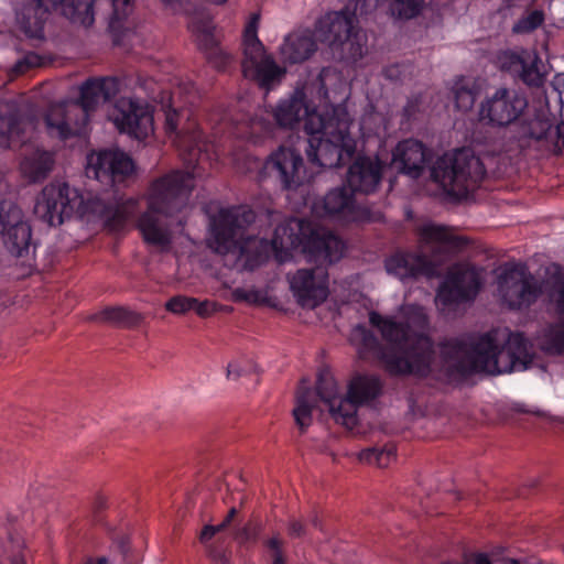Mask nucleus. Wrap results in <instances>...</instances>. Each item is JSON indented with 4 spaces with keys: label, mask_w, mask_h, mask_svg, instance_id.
<instances>
[{
    "label": "nucleus",
    "mask_w": 564,
    "mask_h": 564,
    "mask_svg": "<svg viewBox=\"0 0 564 564\" xmlns=\"http://www.w3.org/2000/svg\"><path fill=\"white\" fill-rule=\"evenodd\" d=\"M159 215V213L148 208V210L140 216L138 228L148 245L167 249L172 241L167 228L169 225L163 223Z\"/></svg>",
    "instance_id": "nucleus-28"
},
{
    "label": "nucleus",
    "mask_w": 564,
    "mask_h": 564,
    "mask_svg": "<svg viewBox=\"0 0 564 564\" xmlns=\"http://www.w3.org/2000/svg\"><path fill=\"white\" fill-rule=\"evenodd\" d=\"M23 540L11 527L0 530V564H25Z\"/></svg>",
    "instance_id": "nucleus-36"
},
{
    "label": "nucleus",
    "mask_w": 564,
    "mask_h": 564,
    "mask_svg": "<svg viewBox=\"0 0 564 564\" xmlns=\"http://www.w3.org/2000/svg\"><path fill=\"white\" fill-rule=\"evenodd\" d=\"M29 224L22 208L15 202L11 199L0 202V234Z\"/></svg>",
    "instance_id": "nucleus-41"
},
{
    "label": "nucleus",
    "mask_w": 564,
    "mask_h": 564,
    "mask_svg": "<svg viewBox=\"0 0 564 564\" xmlns=\"http://www.w3.org/2000/svg\"><path fill=\"white\" fill-rule=\"evenodd\" d=\"M467 245L466 238L455 236L444 226L425 224L417 228V249L400 251L386 260L388 273L399 279H438L442 282H484L486 268L477 267L468 261L444 264L453 252Z\"/></svg>",
    "instance_id": "nucleus-3"
},
{
    "label": "nucleus",
    "mask_w": 564,
    "mask_h": 564,
    "mask_svg": "<svg viewBox=\"0 0 564 564\" xmlns=\"http://www.w3.org/2000/svg\"><path fill=\"white\" fill-rule=\"evenodd\" d=\"M383 169L378 156L357 155L347 170L345 184L355 195L373 194L380 187Z\"/></svg>",
    "instance_id": "nucleus-17"
},
{
    "label": "nucleus",
    "mask_w": 564,
    "mask_h": 564,
    "mask_svg": "<svg viewBox=\"0 0 564 564\" xmlns=\"http://www.w3.org/2000/svg\"><path fill=\"white\" fill-rule=\"evenodd\" d=\"M497 62L500 70L529 87L539 88L544 84V76L538 67L540 57L535 53L524 48L506 50L498 54Z\"/></svg>",
    "instance_id": "nucleus-16"
},
{
    "label": "nucleus",
    "mask_w": 564,
    "mask_h": 564,
    "mask_svg": "<svg viewBox=\"0 0 564 564\" xmlns=\"http://www.w3.org/2000/svg\"><path fill=\"white\" fill-rule=\"evenodd\" d=\"M486 175L481 160L470 150L459 149L453 154L445 153L431 166V178L444 192L457 199L467 198Z\"/></svg>",
    "instance_id": "nucleus-8"
},
{
    "label": "nucleus",
    "mask_w": 564,
    "mask_h": 564,
    "mask_svg": "<svg viewBox=\"0 0 564 564\" xmlns=\"http://www.w3.org/2000/svg\"><path fill=\"white\" fill-rule=\"evenodd\" d=\"M522 288L517 294V299L510 302V307L513 310H521L529 307L536 301L539 295L542 293V286L544 284H520Z\"/></svg>",
    "instance_id": "nucleus-46"
},
{
    "label": "nucleus",
    "mask_w": 564,
    "mask_h": 564,
    "mask_svg": "<svg viewBox=\"0 0 564 564\" xmlns=\"http://www.w3.org/2000/svg\"><path fill=\"white\" fill-rule=\"evenodd\" d=\"M369 322L377 327L388 343L383 346L375 333L365 325H357L350 341L357 347L362 360H377L393 376L427 377L435 359L433 339L414 330L408 322L383 317L377 312L369 314Z\"/></svg>",
    "instance_id": "nucleus-2"
},
{
    "label": "nucleus",
    "mask_w": 564,
    "mask_h": 564,
    "mask_svg": "<svg viewBox=\"0 0 564 564\" xmlns=\"http://www.w3.org/2000/svg\"><path fill=\"white\" fill-rule=\"evenodd\" d=\"M382 74L387 79L390 80H399L401 78V70L398 64L384 67Z\"/></svg>",
    "instance_id": "nucleus-60"
},
{
    "label": "nucleus",
    "mask_w": 564,
    "mask_h": 564,
    "mask_svg": "<svg viewBox=\"0 0 564 564\" xmlns=\"http://www.w3.org/2000/svg\"><path fill=\"white\" fill-rule=\"evenodd\" d=\"M431 160L430 149L423 142L410 138L397 143L392 150L391 165L398 173L417 180Z\"/></svg>",
    "instance_id": "nucleus-18"
},
{
    "label": "nucleus",
    "mask_w": 564,
    "mask_h": 564,
    "mask_svg": "<svg viewBox=\"0 0 564 564\" xmlns=\"http://www.w3.org/2000/svg\"><path fill=\"white\" fill-rule=\"evenodd\" d=\"M206 56V59L209 64H212L218 70H223L226 66L231 62V56L224 52L221 47L209 52Z\"/></svg>",
    "instance_id": "nucleus-50"
},
{
    "label": "nucleus",
    "mask_w": 564,
    "mask_h": 564,
    "mask_svg": "<svg viewBox=\"0 0 564 564\" xmlns=\"http://www.w3.org/2000/svg\"><path fill=\"white\" fill-rule=\"evenodd\" d=\"M47 133L59 140H68L73 137H80L85 127L80 121L79 115L74 110V106L65 107L63 105L51 106L44 117Z\"/></svg>",
    "instance_id": "nucleus-23"
},
{
    "label": "nucleus",
    "mask_w": 564,
    "mask_h": 564,
    "mask_svg": "<svg viewBox=\"0 0 564 564\" xmlns=\"http://www.w3.org/2000/svg\"><path fill=\"white\" fill-rule=\"evenodd\" d=\"M381 390L382 383L378 377L358 373L350 379L347 395L343 398L334 377L327 371L319 372L315 391L308 388L297 391L293 409L294 421L304 433L312 423L313 410L319 400L336 423L351 429L357 424L358 406L373 401Z\"/></svg>",
    "instance_id": "nucleus-5"
},
{
    "label": "nucleus",
    "mask_w": 564,
    "mask_h": 564,
    "mask_svg": "<svg viewBox=\"0 0 564 564\" xmlns=\"http://www.w3.org/2000/svg\"><path fill=\"white\" fill-rule=\"evenodd\" d=\"M552 121L544 117L535 115L531 118H524L517 124L516 140L521 149L529 148L531 141L546 140L552 129Z\"/></svg>",
    "instance_id": "nucleus-32"
},
{
    "label": "nucleus",
    "mask_w": 564,
    "mask_h": 564,
    "mask_svg": "<svg viewBox=\"0 0 564 564\" xmlns=\"http://www.w3.org/2000/svg\"><path fill=\"white\" fill-rule=\"evenodd\" d=\"M271 564H286V556L284 552L271 554Z\"/></svg>",
    "instance_id": "nucleus-64"
},
{
    "label": "nucleus",
    "mask_w": 564,
    "mask_h": 564,
    "mask_svg": "<svg viewBox=\"0 0 564 564\" xmlns=\"http://www.w3.org/2000/svg\"><path fill=\"white\" fill-rule=\"evenodd\" d=\"M40 65V56L35 53L25 55L22 59H19L13 66V73L17 75L24 74L32 67Z\"/></svg>",
    "instance_id": "nucleus-51"
},
{
    "label": "nucleus",
    "mask_w": 564,
    "mask_h": 564,
    "mask_svg": "<svg viewBox=\"0 0 564 564\" xmlns=\"http://www.w3.org/2000/svg\"><path fill=\"white\" fill-rule=\"evenodd\" d=\"M397 458V445L388 442L383 445H376L362 449L359 453V459L364 463L375 464L379 467H387Z\"/></svg>",
    "instance_id": "nucleus-40"
},
{
    "label": "nucleus",
    "mask_w": 564,
    "mask_h": 564,
    "mask_svg": "<svg viewBox=\"0 0 564 564\" xmlns=\"http://www.w3.org/2000/svg\"><path fill=\"white\" fill-rule=\"evenodd\" d=\"M254 220V212L246 206L220 209L210 219V232L216 252L248 256L251 246L259 242L256 237L246 234ZM260 243H267V240H260Z\"/></svg>",
    "instance_id": "nucleus-10"
},
{
    "label": "nucleus",
    "mask_w": 564,
    "mask_h": 564,
    "mask_svg": "<svg viewBox=\"0 0 564 564\" xmlns=\"http://www.w3.org/2000/svg\"><path fill=\"white\" fill-rule=\"evenodd\" d=\"M288 534L292 539L303 538L306 535V527L302 521L292 518L288 523Z\"/></svg>",
    "instance_id": "nucleus-55"
},
{
    "label": "nucleus",
    "mask_w": 564,
    "mask_h": 564,
    "mask_svg": "<svg viewBox=\"0 0 564 564\" xmlns=\"http://www.w3.org/2000/svg\"><path fill=\"white\" fill-rule=\"evenodd\" d=\"M194 188L189 172L172 171L154 180L149 189V209L165 217L181 213L188 204Z\"/></svg>",
    "instance_id": "nucleus-11"
},
{
    "label": "nucleus",
    "mask_w": 564,
    "mask_h": 564,
    "mask_svg": "<svg viewBox=\"0 0 564 564\" xmlns=\"http://www.w3.org/2000/svg\"><path fill=\"white\" fill-rule=\"evenodd\" d=\"M290 282H315L314 271L312 269L297 270Z\"/></svg>",
    "instance_id": "nucleus-59"
},
{
    "label": "nucleus",
    "mask_w": 564,
    "mask_h": 564,
    "mask_svg": "<svg viewBox=\"0 0 564 564\" xmlns=\"http://www.w3.org/2000/svg\"><path fill=\"white\" fill-rule=\"evenodd\" d=\"M115 123L121 133L141 141L153 131V116L149 109L134 100H122L117 106Z\"/></svg>",
    "instance_id": "nucleus-21"
},
{
    "label": "nucleus",
    "mask_w": 564,
    "mask_h": 564,
    "mask_svg": "<svg viewBox=\"0 0 564 564\" xmlns=\"http://www.w3.org/2000/svg\"><path fill=\"white\" fill-rule=\"evenodd\" d=\"M178 117L180 115L176 110L166 112L165 130L167 133L177 132Z\"/></svg>",
    "instance_id": "nucleus-58"
},
{
    "label": "nucleus",
    "mask_w": 564,
    "mask_h": 564,
    "mask_svg": "<svg viewBox=\"0 0 564 564\" xmlns=\"http://www.w3.org/2000/svg\"><path fill=\"white\" fill-rule=\"evenodd\" d=\"M87 321L105 323L119 328H137L143 323L144 316L126 306H106L89 315Z\"/></svg>",
    "instance_id": "nucleus-29"
},
{
    "label": "nucleus",
    "mask_w": 564,
    "mask_h": 564,
    "mask_svg": "<svg viewBox=\"0 0 564 564\" xmlns=\"http://www.w3.org/2000/svg\"><path fill=\"white\" fill-rule=\"evenodd\" d=\"M317 50L313 35L308 32H294L289 34L280 47L283 62L300 64L308 59Z\"/></svg>",
    "instance_id": "nucleus-27"
},
{
    "label": "nucleus",
    "mask_w": 564,
    "mask_h": 564,
    "mask_svg": "<svg viewBox=\"0 0 564 564\" xmlns=\"http://www.w3.org/2000/svg\"><path fill=\"white\" fill-rule=\"evenodd\" d=\"M312 131L305 132V153L311 164L322 169H334L350 162L356 153V140L349 132L348 112L334 108L329 116H314Z\"/></svg>",
    "instance_id": "nucleus-7"
},
{
    "label": "nucleus",
    "mask_w": 564,
    "mask_h": 564,
    "mask_svg": "<svg viewBox=\"0 0 564 564\" xmlns=\"http://www.w3.org/2000/svg\"><path fill=\"white\" fill-rule=\"evenodd\" d=\"M555 148L558 150V152H561L562 149L564 148V121L560 122L556 126Z\"/></svg>",
    "instance_id": "nucleus-63"
},
{
    "label": "nucleus",
    "mask_w": 564,
    "mask_h": 564,
    "mask_svg": "<svg viewBox=\"0 0 564 564\" xmlns=\"http://www.w3.org/2000/svg\"><path fill=\"white\" fill-rule=\"evenodd\" d=\"M270 247L279 262L289 260L293 251H299L334 263L345 251V243L339 237L311 220L295 217L286 218L275 227Z\"/></svg>",
    "instance_id": "nucleus-6"
},
{
    "label": "nucleus",
    "mask_w": 564,
    "mask_h": 564,
    "mask_svg": "<svg viewBox=\"0 0 564 564\" xmlns=\"http://www.w3.org/2000/svg\"><path fill=\"white\" fill-rule=\"evenodd\" d=\"M55 159L52 152L36 149L24 156L21 162V172L29 182L36 183L44 181L52 172Z\"/></svg>",
    "instance_id": "nucleus-33"
},
{
    "label": "nucleus",
    "mask_w": 564,
    "mask_h": 564,
    "mask_svg": "<svg viewBox=\"0 0 564 564\" xmlns=\"http://www.w3.org/2000/svg\"><path fill=\"white\" fill-rule=\"evenodd\" d=\"M260 175L271 177L283 191H296L306 178L301 152L291 147H279L264 161Z\"/></svg>",
    "instance_id": "nucleus-12"
},
{
    "label": "nucleus",
    "mask_w": 564,
    "mask_h": 564,
    "mask_svg": "<svg viewBox=\"0 0 564 564\" xmlns=\"http://www.w3.org/2000/svg\"><path fill=\"white\" fill-rule=\"evenodd\" d=\"M333 54L339 61L344 62H357L364 56V45L360 42V36L356 29L349 34L347 39H344L338 47L334 48Z\"/></svg>",
    "instance_id": "nucleus-43"
},
{
    "label": "nucleus",
    "mask_w": 564,
    "mask_h": 564,
    "mask_svg": "<svg viewBox=\"0 0 564 564\" xmlns=\"http://www.w3.org/2000/svg\"><path fill=\"white\" fill-rule=\"evenodd\" d=\"M94 0H29L17 13L23 33L31 39H43L44 26L53 11L61 8L64 17L90 26L94 21Z\"/></svg>",
    "instance_id": "nucleus-9"
},
{
    "label": "nucleus",
    "mask_w": 564,
    "mask_h": 564,
    "mask_svg": "<svg viewBox=\"0 0 564 564\" xmlns=\"http://www.w3.org/2000/svg\"><path fill=\"white\" fill-rule=\"evenodd\" d=\"M258 21L259 15L253 14L243 31V59L241 62V68L245 77H249L251 67L258 65L265 56L264 46L257 34Z\"/></svg>",
    "instance_id": "nucleus-30"
},
{
    "label": "nucleus",
    "mask_w": 564,
    "mask_h": 564,
    "mask_svg": "<svg viewBox=\"0 0 564 564\" xmlns=\"http://www.w3.org/2000/svg\"><path fill=\"white\" fill-rule=\"evenodd\" d=\"M380 0H356L355 9L351 13H357L359 15H367L375 11L379 4Z\"/></svg>",
    "instance_id": "nucleus-54"
},
{
    "label": "nucleus",
    "mask_w": 564,
    "mask_h": 564,
    "mask_svg": "<svg viewBox=\"0 0 564 564\" xmlns=\"http://www.w3.org/2000/svg\"><path fill=\"white\" fill-rule=\"evenodd\" d=\"M236 302H246L254 305H274V299L270 295L269 284L259 289L237 288L232 292Z\"/></svg>",
    "instance_id": "nucleus-44"
},
{
    "label": "nucleus",
    "mask_w": 564,
    "mask_h": 564,
    "mask_svg": "<svg viewBox=\"0 0 564 564\" xmlns=\"http://www.w3.org/2000/svg\"><path fill=\"white\" fill-rule=\"evenodd\" d=\"M314 209L321 216L338 217L348 221L377 223L383 218L380 212L357 206L355 194L345 183L329 189L323 199L314 205Z\"/></svg>",
    "instance_id": "nucleus-13"
},
{
    "label": "nucleus",
    "mask_w": 564,
    "mask_h": 564,
    "mask_svg": "<svg viewBox=\"0 0 564 564\" xmlns=\"http://www.w3.org/2000/svg\"><path fill=\"white\" fill-rule=\"evenodd\" d=\"M469 564H491L489 556L486 553H470L467 554Z\"/></svg>",
    "instance_id": "nucleus-61"
},
{
    "label": "nucleus",
    "mask_w": 564,
    "mask_h": 564,
    "mask_svg": "<svg viewBox=\"0 0 564 564\" xmlns=\"http://www.w3.org/2000/svg\"><path fill=\"white\" fill-rule=\"evenodd\" d=\"M290 290L304 308H315L329 294L328 284H290Z\"/></svg>",
    "instance_id": "nucleus-38"
},
{
    "label": "nucleus",
    "mask_w": 564,
    "mask_h": 564,
    "mask_svg": "<svg viewBox=\"0 0 564 564\" xmlns=\"http://www.w3.org/2000/svg\"><path fill=\"white\" fill-rule=\"evenodd\" d=\"M245 369L240 367L238 362H230L227 367V378L228 379H237L243 376Z\"/></svg>",
    "instance_id": "nucleus-62"
},
{
    "label": "nucleus",
    "mask_w": 564,
    "mask_h": 564,
    "mask_svg": "<svg viewBox=\"0 0 564 564\" xmlns=\"http://www.w3.org/2000/svg\"><path fill=\"white\" fill-rule=\"evenodd\" d=\"M491 273L496 276L495 282H539L522 261L511 260L500 264L494 261ZM539 275L540 282H564V267L550 262L540 268Z\"/></svg>",
    "instance_id": "nucleus-19"
},
{
    "label": "nucleus",
    "mask_w": 564,
    "mask_h": 564,
    "mask_svg": "<svg viewBox=\"0 0 564 564\" xmlns=\"http://www.w3.org/2000/svg\"><path fill=\"white\" fill-rule=\"evenodd\" d=\"M180 147L187 153L188 163L198 162L203 151H206V144L203 141V133L199 130H193L189 133H177Z\"/></svg>",
    "instance_id": "nucleus-45"
},
{
    "label": "nucleus",
    "mask_w": 564,
    "mask_h": 564,
    "mask_svg": "<svg viewBox=\"0 0 564 564\" xmlns=\"http://www.w3.org/2000/svg\"><path fill=\"white\" fill-rule=\"evenodd\" d=\"M544 22V13L540 10L531 11L528 15L519 19L513 28V33H530L536 30Z\"/></svg>",
    "instance_id": "nucleus-47"
},
{
    "label": "nucleus",
    "mask_w": 564,
    "mask_h": 564,
    "mask_svg": "<svg viewBox=\"0 0 564 564\" xmlns=\"http://www.w3.org/2000/svg\"><path fill=\"white\" fill-rule=\"evenodd\" d=\"M7 250L17 258L26 257L31 249L36 248L32 238L31 225L18 226V228L1 234Z\"/></svg>",
    "instance_id": "nucleus-35"
},
{
    "label": "nucleus",
    "mask_w": 564,
    "mask_h": 564,
    "mask_svg": "<svg viewBox=\"0 0 564 564\" xmlns=\"http://www.w3.org/2000/svg\"><path fill=\"white\" fill-rule=\"evenodd\" d=\"M420 104L421 101L419 98L408 99L402 109V123L410 122L415 119L416 115L420 112Z\"/></svg>",
    "instance_id": "nucleus-53"
},
{
    "label": "nucleus",
    "mask_w": 564,
    "mask_h": 564,
    "mask_svg": "<svg viewBox=\"0 0 564 564\" xmlns=\"http://www.w3.org/2000/svg\"><path fill=\"white\" fill-rule=\"evenodd\" d=\"M314 116H321L311 108L303 87L295 88L290 97L279 101L273 109V119L276 126L285 130H296L303 127L304 132L312 131L316 120Z\"/></svg>",
    "instance_id": "nucleus-15"
},
{
    "label": "nucleus",
    "mask_w": 564,
    "mask_h": 564,
    "mask_svg": "<svg viewBox=\"0 0 564 564\" xmlns=\"http://www.w3.org/2000/svg\"><path fill=\"white\" fill-rule=\"evenodd\" d=\"M452 93L455 107L460 111L467 112L473 109L480 94V87L476 80L460 77L455 80Z\"/></svg>",
    "instance_id": "nucleus-39"
},
{
    "label": "nucleus",
    "mask_w": 564,
    "mask_h": 564,
    "mask_svg": "<svg viewBox=\"0 0 564 564\" xmlns=\"http://www.w3.org/2000/svg\"><path fill=\"white\" fill-rule=\"evenodd\" d=\"M355 13L348 8L327 13L317 23L318 37L333 51L355 30Z\"/></svg>",
    "instance_id": "nucleus-24"
},
{
    "label": "nucleus",
    "mask_w": 564,
    "mask_h": 564,
    "mask_svg": "<svg viewBox=\"0 0 564 564\" xmlns=\"http://www.w3.org/2000/svg\"><path fill=\"white\" fill-rule=\"evenodd\" d=\"M285 69L280 67L271 56H264L260 63L251 67L249 77L254 79L261 88L269 89L280 83Z\"/></svg>",
    "instance_id": "nucleus-37"
},
{
    "label": "nucleus",
    "mask_w": 564,
    "mask_h": 564,
    "mask_svg": "<svg viewBox=\"0 0 564 564\" xmlns=\"http://www.w3.org/2000/svg\"><path fill=\"white\" fill-rule=\"evenodd\" d=\"M119 91V83L116 78H89L80 86L78 102L74 110L79 115L83 124L89 120V111H94L99 104L109 102Z\"/></svg>",
    "instance_id": "nucleus-20"
},
{
    "label": "nucleus",
    "mask_w": 564,
    "mask_h": 564,
    "mask_svg": "<svg viewBox=\"0 0 564 564\" xmlns=\"http://www.w3.org/2000/svg\"><path fill=\"white\" fill-rule=\"evenodd\" d=\"M484 284H438L436 302L443 306L474 301Z\"/></svg>",
    "instance_id": "nucleus-34"
},
{
    "label": "nucleus",
    "mask_w": 564,
    "mask_h": 564,
    "mask_svg": "<svg viewBox=\"0 0 564 564\" xmlns=\"http://www.w3.org/2000/svg\"><path fill=\"white\" fill-rule=\"evenodd\" d=\"M558 291L556 307L560 315V322L551 325L542 335L540 349L549 356L564 355V284Z\"/></svg>",
    "instance_id": "nucleus-31"
},
{
    "label": "nucleus",
    "mask_w": 564,
    "mask_h": 564,
    "mask_svg": "<svg viewBox=\"0 0 564 564\" xmlns=\"http://www.w3.org/2000/svg\"><path fill=\"white\" fill-rule=\"evenodd\" d=\"M94 171L98 181L116 187L132 176L134 163L121 151L104 150L97 154Z\"/></svg>",
    "instance_id": "nucleus-22"
},
{
    "label": "nucleus",
    "mask_w": 564,
    "mask_h": 564,
    "mask_svg": "<svg viewBox=\"0 0 564 564\" xmlns=\"http://www.w3.org/2000/svg\"><path fill=\"white\" fill-rule=\"evenodd\" d=\"M231 527L232 540L247 550L252 549L258 543L263 531L262 522L253 519L247 521L241 527H234V524Z\"/></svg>",
    "instance_id": "nucleus-42"
},
{
    "label": "nucleus",
    "mask_w": 564,
    "mask_h": 564,
    "mask_svg": "<svg viewBox=\"0 0 564 564\" xmlns=\"http://www.w3.org/2000/svg\"><path fill=\"white\" fill-rule=\"evenodd\" d=\"M25 120L15 100L0 101V148L9 149L13 143L23 142Z\"/></svg>",
    "instance_id": "nucleus-25"
},
{
    "label": "nucleus",
    "mask_w": 564,
    "mask_h": 564,
    "mask_svg": "<svg viewBox=\"0 0 564 564\" xmlns=\"http://www.w3.org/2000/svg\"><path fill=\"white\" fill-rule=\"evenodd\" d=\"M198 46L205 55L220 47L218 41L210 31H205L199 35Z\"/></svg>",
    "instance_id": "nucleus-52"
},
{
    "label": "nucleus",
    "mask_w": 564,
    "mask_h": 564,
    "mask_svg": "<svg viewBox=\"0 0 564 564\" xmlns=\"http://www.w3.org/2000/svg\"><path fill=\"white\" fill-rule=\"evenodd\" d=\"M527 108L525 96L500 87L480 104L479 117L490 126L507 127L516 122Z\"/></svg>",
    "instance_id": "nucleus-14"
},
{
    "label": "nucleus",
    "mask_w": 564,
    "mask_h": 564,
    "mask_svg": "<svg viewBox=\"0 0 564 564\" xmlns=\"http://www.w3.org/2000/svg\"><path fill=\"white\" fill-rule=\"evenodd\" d=\"M263 545L271 554L284 552V541L281 539L280 533L273 534L271 538L263 540Z\"/></svg>",
    "instance_id": "nucleus-56"
},
{
    "label": "nucleus",
    "mask_w": 564,
    "mask_h": 564,
    "mask_svg": "<svg viewBox=\"0 0 564 564\" xmlns=\"http://www.w3.org/2000/svg\"><path fill=\"white\" fill-rule=\"evenodd\" d=\"M219 311L228 312L229 308L216 303L215 301H199L198 299H195L193 312H195L199 317L207 318Z\"/></svg>",
    "instance_id": "nucleus-49"
},
{
    "label": "nucleus",
    "mask_w": 564,
    "mask_h": 564,
    "mask_svg": "<svg viewBox=\"0 0 564 564\" xmlns=\"http://www.w3.org/2000/svg\"><path fill=\"white\" fill-rule=\"evenodd\" d=\"M442 371L451 381L476 375L498 376L527 370L535 358L532 341L521 332L498 328L437 343Z\"/></svg>",
    "instance_id": "nucleus-1"
},
{
    "label": "nucleus",
    "mask_w": 564,
    "mask_h": 564,
    "mask_svg": "<svg viewBox=\"0 0 564 564\" xmlns=\"http://www.w3.org/2000/svg\"><path fill=\"white\" fill-rule=\"evenodd\" d=\"M238 513V509L236 507H231L219 524H206L200 531L199 542L206 546L209 557L216 564H228L230 553L224 543L218 544V542L212 543L210 541L216 536V534H219L231 528L232 522H235ZM217 541H219V539Z\"/></svg>",
    "instance_id": "nucleus-26"
},
{
    "label": "nucleus",
    "mask_w": 564,
    "mask_h": 564,
    "mask_svg": "<svg viewBox=\"0 0 564 564\" xmlns=\"http://www.w3.org/2000/svg\"><path fill=\"white\" fill-rule=\"evenodd\" d=\"M138 200L126 198L117 189H106L99 194L79 195L67 183L48 184L34 206V214L50 226H59L69 219L75 210L100 218L107 229L121 230L135 213Z\"/></svg>",
    "instance_id": "nucleus-4"
},
{
    "label": "nucleus",
    "mask_w": 564,
    "mask_h": 564,
    "mask_svg": "<svg viewBox=\"0 0 564 564\" xmlns=\"http://www.w3.org/2000/svg\"><path fill=\"white\" fill-rule=\"evenodd\" d=\"M113 14L117 19H123L129 14L131 0H111Z\"/></svg>",
    "instance_id": "nucleus-57"
},
{
    "label": "nucleus",
    "mask_w": 564,
    "mask_h": 564,
    "mask_svg": "<svg viewBox=\"0 0 564 564\" xmlns=\"http://www.w3.org/2000/svg\"><path fill=\"white\" fill-rule=\"evenodd\" d=\"M195 297L186 295H174L170 297L164 307L167 312L175 315H185L188 312H193Z\"/></svg>",
    "instance_id": "nucleus-48"
}]
</instances>
